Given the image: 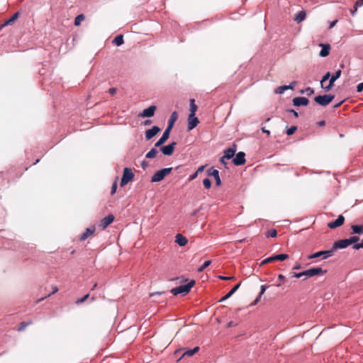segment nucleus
<instances>
[{
	"mask_svg": "<svg viewBox=\"0 0 363 363\" xmlns=\"http://www.w3.org/2000/svg\"><path fill=\"white\" fill-rule=\"evenodd\" d=\"M178 118V114L177 111H173L168 121L167 126L163 132L160 138L155 143V147H160L163 145L169 138L170 132L174 127V123Z\"/></svg>",
	"mask_w": 363,
	"mask_h": 363,
	"instance_id": "f257e3e1",
	"label": "nucleus"
},
{
	"mask_svg": "<svg viewBox=\"0 0 363 363\" xmlns=\"http://www.w3.org/2000/svg\"><path fill=\"white\" fill-rule=\"evenodd\" d=\"M194 284L195 281L194 279H191L189 282L188 284H185V285L172 286L170 292L174 296L182 295L184 296L190 292L191 288L194 286Z\"/></svg>",
	"mask_w": 363,
	"mask_h": 363,
	"instance_id": "f03ea898",
	"label": "nucleus"
},
{
	"mask_svg": "<svg viewBox=\"0 0 363 363\" xmlns=\"http://www.w3.org/2000/svg\"><path fill=\"white\" fill-rule=\"evenodd\" d=\"M172 167H166L162 168L158 171H157L151 177L150 182L152 183L154 182H160L164 179V177L170 174L172 171Z\"/></svg>",
	"mask_w": 363,
	"mask_h": 363,
	"instance_id": "7ed1b4c3",
	"label": "nucleus"
},
{
	"mask_svg": "<svg viewBox=\"0 0 363 363\" xmlns=\"http://www.w3.org/2000/svg\"><path fill=\"white\" fill-rule=\"evenodd\" d=\"M335 98L333 94H323L315 96L314 101L322 106H326L330 104Z\"/></svg>",
	"mask_w": 363,
	"mask_h": 363,
	"instance_id": "20e7f679",
	"label": "nucleus"
},
{
	"mask_svg": "<svg viewBox=\"0 0 363 363\" xmlns=\"http://www.w3.org/2000/svg\"><path fill=\"white\" fill-rule=\"evenodd\" d=\"M134 176V173L133 172L130 168L125 167L123 169V172L121 179L120 186L121 187L125 186L128 182L133 179Z\"/></svg>",
	"mask_w": 363,
	"mask_h": 363,
	"instance_id": "39448f33",
	"label": "nucleus"
},
{
	"mask_svg": "<svg viewBox=\"0 0 363 363\" xmlns=\"http://www.w3.org/2000/svg\"><path fill=\"white\" fill-rule=\"evenodd\" d=\"M191 279L186 277L185 275H180L176 277H173L169 279L170 286L172 288V286H182L185 285V284H188Z\"/></svg>",
	"mask_w": 363,
	"mask_h": 363,
	"instance_id": "423d86ee",
	"label": "nucleus"
},
{
	"mask_svg": "<svg viewBox=\"0 0 363 363\" xmlns=\"http://www.w3.org/2000/svg\"><path fill=\"white\" fill-rule=\"evenodd\" d=\"M333 255V250H320L315 252L314 253H312L308 256V259H315V258H320L322 259H326L328 257H330Z\"/></svg>",
	"mask_w": 363,
	"mask_h": 363,
	"instance_id": "0eeeda50",
	"label": "nucleus"
},
{
	"mask_svg": "<svg viewBox=\"0 0 363 363\" xmlns=\"http://www.w3.org/2000/svg\"><path fill=\"white\" fill-rule=\"evenodd\" d=\"M177 145V143L174 142V141L172 142L171 143H169L167 145L162 146V145L161 146H160V150L162 152V153L164 155L170 156L173 154Z\"/></svg>",
	"mask_w": 363,
	"mask_h": 363,
	"instance_id": "6e6552de",
	"label": "nucleus"
},
{
	"mask_svg": "<svg viewBox=\"0 0 363 363\" xmlns=\"http://www.w3.org/2000/svg\"><path fill=\"white\" fill-rule=\"evenodd\" d=\"M245 153L240 151L235 154V157L233 158V163L235 166H241L245 164Z\"/></svg>",
	"mask_w": 363,
	"mask_h": 363,
	"instance_id": "1a4fd4ad",
	"label": "nucleus"
},
{
	"mask_svg": "<svg viewBox=\"0 0 363 363\" xmlns=\"http://www.w3.org/2000/svg\"><path fill=\"white\" fill-rule=\"evenodd\" d=\"M341 74V69H338L330 76L328 84L324 88L325 91H329L333 87L335 82L340 77Z\"/></svg>",
	"mask_w": 363,
	"mask_h": 363,
	"instance_id": "9d476101",
	"label": "nucleus"
},
{
	"mask_svg": "<svg viewBox=\"0 0 363 363\" xmlns=\"http://www.w3.org/2000/svg\"><path fill=\"white\" fill-rule=\"evenodd\" d=\"M350 245L349 243V241H348L347 238L342 239V240H339L337 241H335L333 243L331 250H333V253L337 249H345V248H347Z\"/></svg>",
	"mask_w": 363,
	"mask_h": 363,
	"instance_id": "9b49d317",
	"label": "nucleus"
},
{
	"mask_svg": "<svg viewBox=\"0 0 363 363\" xmlns=\"http://www.w3.org/2000/svg\"><path fill=\"white\" fill-rule=\"evenodd\" d=\"M292 104L294 106H306L309 104V99L304 96H296L292 99Z\"/></svg>",
	"mask_w": 363,
	"mask_h": 363,
	"instance_id": "f8f14e48",
	"label": "nucleus"
},
{
	"mask_svg": "<svg viewBox=\"0 0 363 363\" xmlns=\"http://www.w3.org/2000/svg\"><path fill=\"white\" fill-rule=\"evenodd\" d=\"M206 173L208 176L213 177V179H215L216 186H220L221 185V179L218 169L211 167L207 170Z\"/></svg>",
	"mask_w": 363,
	"mask_h": 363,
	"instance_id": "ddd939ff",
	"label": "nucleus"
},
{
	"mask_svg": "<svg viewBox=\"0 0 363 363\" xmlns=\"http://www.w3.org/2000/svg\"><path fill=\"white\" fill-rule=\"evenodd\" d=\"M2 245L6 249L16 250L18 248L20 243L17 240L13 239H8L2 242Z\"/></svg>",
	"mask_w": 363,
	"mask_h": 363,
	"instance_id": "4468645a",
	"label": "nucleus"
},
{
	"mask_svg": "<svg viewBox=\"0 0 363 363\" xmlns=\"http://www.w3.org/2000/svg\"><path fill=\"white\" fill-rule=\"evenodd\" d=\"M157 109L156 106L151 105L147 108H145L140 114L139 116L142 118H151L154 116L155 112Z\"/></svg>",
	"mask_w": 363,
	"mask_h": 363,
	"instance_id": "2eb2a0df",
	"label": "nucleus"
},
{
	"mask_svg": "<svg viewBox=\"0 0 363 363\" xmlns=\"http://www.w3.org/2000/svg\"><path fill=\"white\" fill-rule=\"evenodd\" d=\"M161 128L157 125H154L151 128L147 129L145 132V138L147 140H151L153 137H155L158 133H160Z\"/></svg>",
	"mask_w": 363,
	"mask_h": 363,
	"instance_id": "dca6fc26",
	"label": "nucleus"
},
{
	"mask_svg": "<svg viewBox=\"0 0 363 363\" xmlns=\"http://www.w3.org/2000/svg\"><path fill=\"white\" fill-rule=\"evenodd\" d=\"M199 123V120L196 116V115H189L188 125H187V129L189 131L194 129Z\"/></svg>",
	"mask_w": 363,
	"mask_h": 363,
	"instance_id": "f3484780",
	"label": "nucleus"
},
{
	"mask_svg": "<svg viewBox=\"0 0 363 363\" xmlns=\"http://www.w3.org/2000/svg\"><path fill=\"white\" fill-rule=\"evenodd\" d=\"M344 222L345 217L342 215H339L335 220L328 223V226L330 229H335L343 225Z\"/></svg>",
	"mask_w": 363,
	"mask_h": 363,
	"instance_id": "a211bd4d",
	"label": "nucleus"
},
{
	"mask_svg": "<svg viewBox=\"0 0 363 363\" xmlns=\"http://www.w3.org/2000/svg\"><path fill=\"white\" fill-rule=\"evenodd\" d=\"M115 219V217L113 214L110 213L108 216H105L101 220L100 223V226L102 229H106L110 224H111Z\"/></svg>",
	"mask_w": 363,
	"mask_h": 363,
	"instance_id": "6ab92c4d",
	"label": "nucleus"
},
{
	"mask_svg": "<svg viewBox=\"0 0 363 363\" xmlns=\"http://www.w3.org/2000/svg\"><path fill=\"white\" fill-rule=\"evenodd\" d=\"M236 150L237 146L236 145L233 144L232 147L227 148L224 150V158H226L227 160L233 159L234 157V155H235Z\"/></svg>",
	"mask_w": 363,
	"mask_h": 363,
	"instance_id": "aec40b11",
	"label": "nucleus"
},
{
	"mask_svg": "<svg viewBox=\"0 0 363 363\" xmlns=\"http://www.w3.org/2000/svg\"><path fill=\"white\" fill-rule=\"evenodd\" d=\"M175 242L181 247L185 246L188 242V239L183 235L178 233L175 236Z\"/></svg>",
	"mask_w": 363,
	"mask_h": 363,
	"instance_id": "412c9836",
	"label": "nucleus"
},
{
	"mask_svg": "<svg viewBox=\"0 0 363 363\" xmlns=\"http://www.w3.org/2000/svg\"><path fill=\"white\" fill-rule=\"evenodd\" d=\"M320 46H321L322 48L319 52V55L321 57H327L328 55H329L330 50V45L329 44L320 43Z\"/></svg>",
	"mask_w": 363,
	"mask_h": 363,
	"instance_id": "4be33fe9",
	"label": "nucleus"
},
{
	"mask_svg": "<svg viewBox=\"0 0 363 363\" xmlns=\"http://www.w3.org/2000/svg\"><path fill=\"white\" fill-rule=\"evenodd\" d=\"M19 17V12L17 11L14 13L9 19L4 21L3 24H1V27H5L9 25H12Z\"/></svg>",
	"mask_w": 363,
	"mask_h": 363,
	"instance_id": "5701e85b",
	"label": "nucleus"
},
{
	"mask_svg": "<svg viewBox=\"0 0 363 363\" xmlns=\"http://www.w3.org/2000/svg\"><path fill=\"white\" fill-rule=\"evenodd\" d=\"M352 234L363 235V223L358 225L354 224L351 226Z\"/></svg>",
	"mask_w": 363,
	"mask_h": 363,
	"instance_id": "b1692460",
	"label": "nucleus"
},
{
	"mask_svg": "<svg viewBox=\"0 0 363 363\" xmlns=\"http://www.w3.org/2000/svg\"><path fill=\"white\" fill-rule=\"evenodd\" d=\"M240 284H241V282H239L238 284L235 285L233 286V288L225 296H224L223 298H221L219 301L222 302V301H224L227 300L228 298H229L239 289Z\"/></svg>",
	"mask_w": 363,
	"mask_h": 363,
	"instance_id": "393cba45",
	"label": "nucleus"
},
{
	"mask_svg": "<svg viewBox=\"0 0 363 363\" xmlns=\"http://www.w3.org/2000/svg\"><path fill=\"white\" fill-rule=\"evenodd\" d=\"M95 231L94 227L93 228H87L81 236H80V240H85L89 235H92Z\"/></svg>",
	"mask_w": 363,
	"mask_h": 363,
	"instance_id": "a878e982",
	"label": "nucleus"
},
{
	"mask_svg": "<svg viewBox=\"0 0 363 363\" xmlns=\"http://www.w3.org/2000/svg\"><path fill=\"white\" fill-rule=\"evenodd\" d=\"M157 147H155V145H154V147L151 148L150 150L146 153L145 155V157L147 159H153L155 158L157 153H158V150H157Z\"/></svg>",
	"mask_w": 363,
	"mask_h": 363,
	"instance_id": "bb28decb",
	"label": "nucleus"
},
{
	"mask_svg": "<svg viewBox=\"0 0 363 363\" xmlns=\"http://www.w3.org/2000/svg\"><path fill=\"white\" fill-rule=\"evenodd\" d=\"M113 43L115 44L116 46L122 45L124 43L123 35L121 34L117 35L114 38V39L113 40Z\"/></svg>",
	"mask_w": 363,
	"mask_h": 363,
	"instance_id": "cd10ccee",
	"label": "nucleus"
},
{
	"mask_svg": "<svg viewBox=\"0 0 363 363\" xmlns=\"http://www.w3.org/2000/svg\"><path fill=\"white\" fill-rule=\"evenodd\" d=\"M273 256V258H274V261H284L286 259H287L289 257V255L288 254H285V253H281V254H274L272 255Z\"/></svg>",
	"mask_w": 363,
	"mask_h": 363,
	"instance_id": "c85d7f7f",
	"label": "nucleus"
},
{
	"mask_svg": "<svg viewBox=\"0 0 363 363\" xmlns=\"http://www.w3.org/2000/svg\"><path fill=\"white\" fill-rule=\"evenodd\" d=\"M301 272H327V270L323 269L320 267H312L306 270L302 271Z\"/></svg>",
	"mask_w": 363,
	"mask_h": 363,
	"instance_id": "c756f323",
	"label": "nucleus"
},
{
	"mask_svg": "<svg viewBox=\"0 0 363 363\" xmlns=\"http://www.w3.org/2000/svg\"><path fill=\"white\" fill-rule=\"evenodd\" d=\"M198 109L197 105L195 104V100L191 99L190 100V113L189 115H196V112Z\"/></svg>",
	"mask_w": 363,
	"mask_h": 363,
	"instance_id": "7c9ffc66",
	"label": "nucleus"
},
{
	"mask_svg": "<svg viewBox=\"0 0 363 363\" xmlns=\"http://www.w3.org/2000/svg\"><path fill=\"white\" fill-rule=\"evenodd\" d=\"M306 17V13L304 11H299L297 15L296 16L294 20L297 23H300L303 21Z\"/></svg>",
	"mask_w": 363,
	"mask_h": 363,
	"instance_id": "2f4dec72",
	"label": "nucleus"
},
{
	"mask_svg": "<svg viewBox=\"0 0 363 363\" xmlns=\"http://www.w3.org/2000/svg\"><path fill=\"white\" fill-rule=\"evenodd\" d=\"M32 324H33L32 320H29V321H27V322H21V323L19 324V325H18V328H17V330H18V332H22V331H23V330L26 329V328L27 326L30 325H32Z\"/></svg>",
	"mask_w": 363,
	"mask_h": 363,
	"instance_id": "473e14b6",
	"label": "nucleus"
},
{
	"mask_svg": "<svg viewBox=\"0 0 363 363\" xmlns=\"http://www.w3.org/2000/svg\"><path fill=\"white\" fill-rule=\"evenodd\" d=\"M266 286L262 285L261 286V291L259 292V296L256 298V299L251 303V306H255L257 304V303L259 301L262 295L265 292Z\"/></svg>",
	"mask_w": 363,
	"mask_h": 363,
	"instance_id": "72a5a7b5",
	"label": "nucleus"
},
{
	"mask_svg": "<svg viewBox=\"0 0 363 363\" xmlns=\"http://www.w3.org/2000/svg\"><path fill=\"white\" fill-rule=\"evenodd\" d=\"M211 263V260L205 261L201 266H199L197 269V272H202L205 269H206Z\"/></svg>",
	"mask_w": 363,
	"mask_h": 363,
	"instance_id": "f704fd0d",
	"label": "nucleus"
},
{
	"mask_svg": "<svg viewBox=\"0 0 363 363\" xmlns=\"http://www.w3.org/2000/svg\"><path fill=\"white\" fill-rule=\"evenodd\" d=\"M277 235V231L276 229L274 228H272L269 230H268L266 233H265V236L266 238H276Z\"/></svg>",
	"mask_w": 363,
	"mask_h": 363,
	"instance_id": "c9c22d12",
	"label": "nucleus"
},
{
	"mask_svg": "<svg viewBox=\"0 0 363 363\" xmlns=\"http://www.w3.org/2000/svg\"><path fill=\"white\" fill-rule=\"evenodd\" d=\"M299 92L301 94H306L307 96H310L314 94V89L308 86L306 89H301Z\"/></svg>",
	"mask_w": 363,
	"mask_h": 363,
	"instance_id": "e433bc0d",
	"label": "nucleus"
},
{
	"mask_svg": "<svg viewBox=\"0 0 363 363\" xmlns=\"http://www.w3.org/2000/svg\"><path fill=\"white\" fill-rule=\"evenodd\" d=\"M199 347H196L192 350H188L183 354V356H186V355H187L189 357L193 356L194 354H196L199 351Z\"/></svg>",
	"mask_w": 363,
	"mask_h": 363,
	"instance_id": "4c0bfd02",
	"label": "nucleus"
},
{
	"mask_svg": "<svg viewBox=\"0 0 363 363\" xmlns=\"http://www.w3.org/2000/svg\"><path fill=\"white\" fill-rule=\"evenodd\" d=\"M297 130L296 125H291V127H286V133L287 135H292Z\"/></svg>",
	"mask_w": 363,
	"mask_h": 363,
	"instance_id": "58836bf2",
	"label": "nucleus"
},
{
	"mask_svg": "<svg viewBox=\"0 0 363 363\" xmlns=\"http://www.w3.org/2000/svg\"><path fill=\"white\" fill-rule=\"evenodd\" d=\"M347 240L349 241L350 245H354V244L358 243L357 242L359 240V237H358L357 235H352L347 238Z\"/></svg>",
	"mask_w": 363,
	"mask_h": 363,
	"instance_id": "ea45409f",
	"label": "nucleus"
},
{
	"mask_svg": "<svg viewBox=\"0 0 363 363\" xmlns=\"http://www.w3.org/2000/svg\"><path fill=\"white\" fill-rule=\"evenodd\" d=\"M288 90L287 89V86L286 85H282V86H278L275 90H274V92L276 94H284L285 91Z\"/></svg>",
	"mask_w": 363,
	"mask_h": 363,
	"instance_id": "a19ab883",
	"label": "nucleus"
},
{
	"mask_svg": "<svg viewBox=\"0 0 363 363\" xmlns=\"http://www.w3.org/2000/svg\"><path fill=\"white\" fill-rule=\"evenodd\" d=\"M84 19V14H79L77 15L76 17H75V19H74V25L75 26H79L82 21H83Z\"/></svg>",
	"mask_w": 363,
	"mask_h": 363,
	"instance_id": "79ce46f5",
	"label": "nucleus"
},
{
	"mask_svg": "<svg viewBox=\"0 0 363 363\" xmlns=\"http://www.w3.org/2000/svg\"><path fill=\"white\" fill-rule=\"evenodd\" d=\"M203 185L205 189H208L211 187L212 182L208 178H205L203 180Z\"/></svg>",
	"mask_w": 363,
	"mask_h": 363,
	"instance_id": "37998d69",
	"label": "nucleus"
},
{
	"mask_svg": "<svg viewBox=\"0 0 363 363\" xmlns=\"http://www.w3.org/2000/svg\"><path fill=\"white\" fill-rule=\"evenodd\" d=\"M272 262H274V258H273V256L271 255L270 257L262 260L260 264L262 265V264H267V263Z\"/></svg>",
	"mask_w": 363,
	"mask_h": 363,
	"instance_id": "c03bdc74",
	"label": "nucleus"
},
{
	"mask_svg": "<svg viewBox=\"0 0 363 363\" xmlns=\"http://www.w3.org/2000/svg\"><path fill=\"white\" fill-rule=\"evenodd\" d=\"M352 248L357 250L363 248V239L361 240L360 242H358L357 244H354V245H352Z\"/></svg>",
	"mask_w": 363,
	"mask_h": 363,
	"instance_id": "a18cd8bd",
	"label": "nucleus"
},
{
	"mask_svg": "<svg viewBox=\"0 0 363 363\" xmlns=\"http://www.w3.org/2000/svg\"><path fill=\"white\" fill-rule=\"evenodd\" d=\"M89 294H86L82 298H79V299L77 300L76 301V303L79 305V304H81V303H84L89 298Z\"/></svg>",
	"mask_w": 363,
	"mask_h": 363,
	"instance_id": "49530a36",
	"label": "nucleus"
},
{
	"mask_svg": "<svg viewBox=\"0 0 363 363\" xmlns=\"http://www.w3.org/2000/svg\"><path fill=\"white\" fill-rule=\"evenodd\" d=\"M330 77V72H327L323 77L322 79L320 80V83L323 84L324 82L327 81Z\"/></svg>",
	"mask_w": 363,
	"mask_h": 363,
	"instance_id": "de8ad7c7",
	"label": "nucleus"
},
{
	"mask_svg": "<svg viewBox=\"0 0 363 363\" xmlns=\"http://www.w3.org/2000/svg\"><path fill=\"white\" fill-rule=\"evenodd\" d=\"M286 111L288 112V113H292L294 116L295 118H298V113L296 110H294L293 108H287V109H286Z\"/></svg>",
	"mask_w": 363,
	"mask_h": 363,
	"instance_id": "09e8293b",
	"label": "nucleus"
},
{
	"mask_svg": "<svg viewBox=\"0 0 363 363\" xmlns=\"http://www.w3.org/2000/svg\"><path fill=\"white\" fill-rule=\"evenodd\" d=\"M278 279L279 282L277 283L276 285L279 286H281V283H284V277L283 276L282 274H279Z\"/></svg>",
	"mask_w": 363,
	"mask_h": 363,
	"instance_id": "8fccbe9b",
	"label": "nucleus"
},
{
	"mask_svg": "<svg viewBox=\"0 0 363 363\" xmlns=\"http://www.w3.org/2000/svg\"><path fill=\"white\" fill-rule=\"evenodd\" d=\"M117 189V183L116 182H114L112 184L111 189V194L113 195L116 193Z\"/></svg>",
	"mask_w": 363,
	"mask_h": 363,
	"instance_id": "3c124183",
	"label": "nucleus"
},
{
	"mask_svg": "<svg viewBox=\"0 0 363 363\" xmlns=\"http://www.w3.org/2000/svg\"><path fill=\"white\" fill-rule=\"evenodd\" d=\"M315 274H294V276L291 277V278H299L302 275H308L309 277H312L315 275Z\"/></svg>",
	"mask_w": 363,
	"mask_h": 363,
	"instance_id": "603ef678",
	"label": "nucleus"
},
{
	"mask_svg": "<svg viewBox=\"0 0 363 363\" xmlns=\"http://www.w3.org/2000/svg\"><path fill=\"white\" fill-rule=\"evenodd\" d=\"M149 165V162L146 160H143L140 163V166L143 169H145Z\"/></svg>",
	"mask_w": 363,
	"mask_h": 363,
	"instance_id": "864d4df0",
	"label": "nucleus"
},
{
	"mask_svg": "<svg viewBox=\"0 0 363 363\" xmlns=\"http://www.w3.org/2000/svg\"><path fill=\"white\" fill-rule=\"evenodd\" d=\"M296 84V81H293L291 82L289 85H286L287 86V89H294L295 86Z\"/></svg>",
	"mask_w": 363,
	"mask_h": 363,
	"instance_id": "5fc2aeb1",
	"label": "nucleus"
},
{
	"mask_svg": "<svg viewBox=\"0 0 363 363\" xmlns=\"http://www.w3.org/2000/svg\"><path fill=\"white\" fill-rule=\"evenodd\" d=\"M363 91V82L357 85V91L362 92Z\"/></svg>",
	"mask_w": 363,
	"mask_h": 363,
	"instance_id": "6e6d98bb",
	"label": "nucleus"
},
{
	"mask_svg": "<svg viewBox=\"0 0 363 363\" xmlns=\"http://www.w3.org/2000/svg\"><path fill=\"white\" fill-rule=\"evenodd\" d=\"M198 174L197 173L195 172L194 174H191L189 177V181H192L194 179H195L196 177H197Z\"/></svg>",
	"mask_w": 363,
	"mask_h": 363,
	"instance_id": "4d7b16f0",
	"label": "nucleus"
},
{
	"mask_svg": "<svg viewBox=\"0 0 363 363\" xmlns=\"http://www.w3.org/2000/svg\"><path fill=\"white\" fill-rule=\"evenodd\" d=\"M117 89L116 87H111L108 89V93L111 95L116 94Z\"/></svg>",
	"mask_w": 363,
	"mask_h": 363,
	"instance_id": "13d9d810",
	"label": "nucleus"
},
{
	"mask_svg": "<svg viewBox=\"0 0 363 363\" xmlns=\"http://www.w3.org/2000/svg\"><path fill=\"white\" fill-rule=\"evenodd\" d=\"M354 5L356 6V7H358V8L362 6L363 5V0H357L355 2Z\"/></svg>",
	"mask_w": 363,
	"mask_h": 363,
	"instance_id": "bf43d9fd",
	"label": "nucleus"
},
{
	"mask_svg": "<svg viewBox=\"0 0 363 363\" xmlns=\"http://www.w3.org/2000/svg\"><path fill=\"white\" fill-rule=\"evenodd\" d=\"M205 169V166L204 165H202V166H200L197 170L196 171V172L197 173V174H199V173H201Z\"/></svg>",
	"mask_w": 363,
	"mask_h": 363,
	"instance_id": "052dcab7",
	"label": "nucleus"
},
{
	"mask_svg": "<svg viewBox=\"0 0 363 363\" xmlns=\"http://www.w3.org/2000/svg\"><path fill=\"white\" fill-rule=\"evenodd\" d=\"M301 269V264H298V263H296L293 267H292V269L293 270H298V269Z\"/></svg>",
	"mask_w": 363,
	"mask_h": 363,
	"instance_id": "680f3d73",
	"label": "nucleus"
},
{
	"mask_svg": "<svg viewBox=\"0 0 363 363\" xmlns=\"http://www.w3.org/2000/svg\"><path fill=\"white\" fill-rule=\"evenodd\" d=\"M358 9V7H356L355 5H354L353 9L351 10V14L354 16Z\"/></svg>",
	"mask_w": 363,
	"mask_h": 363,
	"instance_id": "e2e57ef3",
	"label": "nucleus"
},
{
	"mask_svg": "<svg viewBox=\"0 0 363 363\" xmlns=\"http://www.w3.org/2000/svg\"><path fill=\"white\" fill-rule=\"evenodd\" d=\"M218 278L222 280H230L232 279L233 277H223V276H219Z\"/></svg>",
	"mask_w": 363,
	"mask_h": 363,
	"instance_id": "0e129e2a",
	"label": "nucleus"
},
{
	"mask_svg": "<svg viewBox=\"0 0 363 363\" xmlns=\"http://www.w3.org/2000/svg\"><path fill=\"white\" fill-rule=\"evenodd\" d=\"M337 20H334V21H331L330 23V26H329V28H332L333 27H334L335 26V24L337 23Z\"/></svg>",
	"mask_w": 363,
	"mask_h": 363,
	"instance_id": "69168bd1",
	"label": "nucleus"
},
{
	"mask_svg": "<svg viewBox=\"0 0 363 363\" xmlns=\"http://www.w3.org/2000/svg\"><path fill=\"white\" fill-rule=\"evenodd\" d=\"M225 160H227L226 158H224V156L221 157L220 158V163H222L224 165H226L227 164V162H225Z\"/></svg>",
	"mask_w": 363,
	"mask_h": 363,
	"instance_id": "338daca9",
	"label": "nucleus"
},
{
	"mask_svg": "<svg viewBox=\"0 0 363 363\" xmlns=\"http://www.w3.org/2000/svg\"><path fill=\"white\" fill-rule=\"evenodd\" d=\"M318 125L319 126H324L325 125V121H320L318 123Z\"/></svg>",
	"mask_w": 363,
	"mask_h": 363,
	"instance_id": "774afa93",
	"label": "nucleus"
}]
</instances>
